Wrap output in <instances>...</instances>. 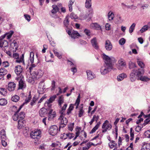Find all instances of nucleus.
I'll return each instance as SVG.
<instances>
[{
    "label": "nucleus",
    "instance_id": "obj_1",
    "mask_svg": "<svg viewBox=\"0 0 150 150\" xmlns=\"http://www.w3.org/2000/svg\"><path fill=\"white\" fill-rule=\"evenodd\" d=\"M144 73V70L141 71L139 69L137 70H135L134 69L132 70L130 75V78L131 81L132 82L135 81L136 80L137 77L138 78V80L143 81H149V78L145 76H142Z\"/></svg>",
    "mask_w": 150,
    "mask_h": 150
},
{
    "label": "nucleus",
    "instance_id": "obj_2",
    "mask_svg": "<svg viewBox=\"0 0 150 150\" xmlns=\"http://www.w3.org/2000/svg\"><path fill=\"white\" fill-rule=\"evenodd\" d=\"M103 57L104 60L105 64L104 67H102L101 69V73L103 74L107 73L112 69L113 65L111 59L104 54L103 55Z\"/></svg>",
    "mask_w": 150,
    "mask_h": 150
},
{
    "label": "nucleus",
    "instance_id": "obj_3",
    "mask_svg": "<svg viewBox=\"0 0 150 150\" xmlns=\"http://www.w3.org/2000/svg\"><path fill=\"white\" fill-rule=\"evenodd\" d=\"M97 141V142H94V143H93L91 142H87L83 141L80 144L81 147H80V150H88L92 146H96L98 145L101 144V142L100 139H98Z\"/></svg>",
    "mask_w": 150,
    "mask_h": 150
},
{
    "label": "nucleus",
    "instance_id": "obj_4",
    "mask_svg": "<svg viewBox=\"0 0 150 150\" xmlns=\"http://www.w3.org/2000/svg\"><path fill=\"white\" fill-rule=\"evenodd\" d=\"M41 134V132L40 129H35L31 132L30 136L32 139H38L40 138Z\"/></svg>",
    "mask_w": 150,
    "mask_h": 150
},
{
    "label": "nucleus",
    "instance_id": "obj_5",
    "mask_svg": "<svg viewBox=\"0 0 150 150\" xmlns=\"http://www.w3.org/2000/svg\"><path fill=\"white\" fill-rule=\"evenodd\" d=\"M16 80L18 81V89H23L26 88V86L25 82L24 81V77L16 78Z\"/></svg>",
    "mask_w": 150,
    "mask_h": 150
},
{
    "label": "nucleus",
    "instance_id": "obj_6",
    "mask_svg": "<svg viewBox=\"0 0 150 150\" xmlns=\"http://www.w3.org/2000/svg\"><path fill=\"white\" fill-rule=\"evenodd\" d=\"M111 125L109 123L108 121L106 120L104 123H103L102 126L103 133L105 132L107 130H110L112 128Z\"/></svg>",
    "mask_w": 150,
    "mask_h": 150
},
{
    "label": "nucleus",
    "instance_id": "obj_7",
    "mask_svg": "<svg viewBox=\"0 0 150 150\" xmlns=\"http://www.w3.org/2000/svg\"><path fill=\"white\" fill-rule=\"evenodd\" d=\"M23 70V67L21 65H18L15 67V72L17 76L16 78L23 77L22 74Z\"/></svg>",
    "mask_w": 150,
    "mask_h": 150
},
{
    "label": "nucleus",
    "instance_id": "obj_8",
    "mask_svg": "<svg viewBox=\"0 0 150 150\" xmlns=\"http://www.w3.org/2000/svg\"><path fill=\"white\" fill-rule=\"evenodd\" d=\"M24 103H23L20 106L18 109H17V107L16 106H13V108L14 110L16 109L15 112V113L13 115V118L14 120L17 121L18 120H19V118L18 116V115L17 114V113L21 109L22 107L24 105Z\"/></svg>",
    "mask_w": 150,
    "mask_h": 150
},
{
    "label": "nucleus",
    "instance_id": "obj_9",
    "mask_svg": "<svg viewBox=\"0 0 150 150\" xmlns=\"http://www.w3.org/2000/svg\"><path fill=\"white\" fill-rule=\"evenodd\" d=\"M48 120H52L56 116V113L53 110L50 108L48 110Z\"/></svg>",
    "mask_w": 150,
    "mask_h": 150
},
{
    "label": "nucleus",
    "instance_id": "obj_10",
    "mask_svg": "<svg viewBox=\"0 0 150 150\" xmlns=\"http://www.w3.org/2000/svg\"><path fill=\"white\" fill-rule=\"evenodd\" d=\"M58 131L57 127L55 125L52 126L49 129V132L50 134L52 136L56 135Z\"/></svg>",
    "mask_w": 150,
    "mask_h": 150
},
{
    "label": "nucleus",
    "instance_id": "obj_11",
    "mask_svg": "<svg viewBox=\"0 0 150 150\" xmlns=\"http://www.w3.org/2000/svg\"><path fill=\"white\" fill-rule=\"evenodd\" d=\"M75 137H74L73 140H75L77 137L80 136V134L82 133L83 130H82L81 127L78 126L76 127L75 129Z\"/></svg>",
    "mask_w": 150,
    "mask_h": 150
},
{
    "label": "nucleus",
    "instance_id": "obj_12",
    "mask_svg": "<svg viewBox=\"0 0 150 150\" xmlns=\"http://www.w3.org/2000/svg\"><path fill=\"white\" fill-rule=\"evenodd\" d=\"M65 115V114H60L59 120L60 121L61 124L66 125L68 122L67 119L64 117Z\"/></svg>",
    "mask_w": 150,
    "mask_h": 150
},
{
    "label": "nucleus",
    "instance_id": "obj_13",
    "mask_svg": "<svg viewBox=\"0 0 150 150\" xmlns=\"http://www.w3.org/2000/svg\"><path fill=\"white\" fill-rule=\"evenodd\" d=\"M30 73L32 76V78H33V81L38 80L41 77V76L39 75L37 71H33Z\"/></svg>",
    "mask_w": 150,
    "mask_h": 150
},
{
    "label": "nucleus",
    "instance_id": "obj_14",
    "mask_svg": "<svg viewBox=\"0 0 150 150\" xmlns=\"http://www.w3.org/2000/svg\"><path fill=\"white\" fill-rule=\"evenodd\" d=\"M16 87V84L14 82H11L8 83L7 88L8 91H11L15 90Z\"/></svg>",
    "mask_w": 150,
    "mask_h": 150
},
{
    "label": "nucleus",
    "instance_id": "obj_15",
    "mask_svg": "<svg viewBox=\"0 0 150 150\" xmlns=\"http://www.w3.org/2000/svg\"><path fill=\"white\" fill-rule=\"evenodd\" d=\"M7 70L4 68H1L0 69V79L3 78L4 76L7 74Z\"/></svg>",
    "mask_w": 150,
    "mask_h": 150
},
{
    "label": "nucleus",
    "instance_id": "obj_16",
    "mask_svg": "<svg viewBox=\"0 0 150 150\" xmlns=\"http://www.w3.org/2000/svg\"><path fill=\"white\" fill-rule=\"evenodd\" d=\"M105 47L106 50H110L112 49V45L109 40H107L106 41Z\"/></svg>",
    "mask_w": 150,
    "mask_h": 150
},
{
    "label": "nucleus",
    "instance_id": "obj_17",
    "mask_svg": "<svg viewBox=\"0 0 150 150\" xmlns=\"http://www.w3.org/2000/svg\"><path fill=\"white\" fill-rule=\"evenodd\" d=\"M88 79L89 80L93 79L95 77V75L90 70L86 71Z\"/></svg>",
    "mask_w": 150,
    "mask_h": 150
},
{
    "label": "nucleus",
    "instance_id": "obj_18",
    "mask_svg": "<svg viewBox=\"0 0 150 150\" xmlns=\"http://www.w3.org/2000/svg\"><path fill=\"white\" fill-rule=\"evenodd\" d=\"M91 42L93 46L95 48L98 49V48L99 47L96 38H94L92 39L91 40Z\"/></svg>",
    "mask_w": 150,
    "mask_h": 150
},
{
    "label": "nucleus",
    "instance_id": "obj_19",
    "mask_svg": "<svg viewBox=\"0 0 150 150\" xmlns=\"http://www.w3.org/2000/svg\"><path fill=\"white\" fill-rule=\"evenodd\" d=\"M141 150H150V144L144 143L142 146Z\"/></svg>",
    "mask_w": 150,
    "mask_h": 150
},
{
    "label": "nucleus",
    "instance_id": "obj_20",
    "mask_svg": "<svg viewBox=\"0 0 150 150\" xmlns=\"http://www.w3.org/2000/svg\"><path fill=\"white\" fill-rule=\"evenodd\" d=\"M83 104H81L79 106V111L78 113V116L79 117H82L84 112V110H83Z\"/></svg>",
    "mask_w": 150,
    "mask_h": 150
},
{
    "label": "nucleus",
    "instance_id": "obj_21",
    "mask_svg": "<svg viewBox=\"0 0 150 150\" xmlns=\"http://www.w3.org/2000/svg\"><path fill=\"white\" fill-rule=\"evenodd\" d=\"M91 27L94 29L99 30L101 29L100 26L97 23H92L91 24Z\"/></svg>",
    "mask_w": 150,
    "mask_h": 150
},
{
    "label": "nucleus",
    "instance_id": "obj_22",
    "mask_svg": "<svg viewBox=\"0 0 150 150\" xmlns=\"http://www.w3.org/2000/svg\"><path fill=\"white\" fill-rule=\"evenodd\" d=\"M25 122L23 120L19 119L18 121V128L21 129L25 125Z\"/></svg>",
    "mask_w": 150,
    "mask_h": 150
},
{
    "label": "nucleus",
    "instance_id": "obj_23",
    "mask_svg": "<svg viewBox=\"0 0 150 150\" xmlns=\"http://www.w3.org/2000/svg\"><path fill=\"white\" fill-rule=\"evenodd\" d=\"M80 36L79 33L76 31L73 30L71 34V37L74 38H78Z\"/></svg>",
    "mask_w": 150,
    "mask_h": 150
},
{
    "label": "nucleus",
    "instance_id": "obj_24",
    "mask_svg": "<svg viewBox=\"0 0 150 150\" xmlns=\"http://www.w3.org/2000/svg\"><path fill=\"white\" fill-rule=\"evenodd\" d=\"M127 76V75L125 73H122L120 74L117 77V79L118 81H120L123 79L126 78Z\"/></svg>",
    "mask_w": 150,
    "mask_h": 150
},
{
    "label": "nucleus",
    "instance_id": "obj_25",
    "mask_svg": "<svg viewBox=\"0 0 150 150\" xmlns=\"http://www.w3.org/2000/svg\"><path fill=\"white\" fill-rule=\"evenodd\" d=\"M14 33L13 31L12 30H11L8 32L7 33L4 35V37L6 36V38L8 39H9L11 38L12 36Z\"/></svg>",
    "mask_w": 150,
    "mask_h": 150
},
{
    "label": "nucleus",
    "instance_id": "obj_26",
    "mask_svg": "<svg viewBox=\"0 0 150 150\" xmlns=\"http://www.w3.org/2000/svg\"><path fill=\"white\" fill-rule=\"evenodd\" d=\"M46 110L44 108H42L39 111V114L41 117H44L46 114Z\"/></svg>",
    "mask_w": 150,
    "mask_h": 150
},
{
    "label": "nucleus",
    "instance_id": "obj_27",
    "mask_svg": "<svg viewBox=\"0 0 150 150\" xmlns=\"http://www.w3.org/2000/svg\"><path fill=\"white\" fill-rule=\"evenodd\" d=\"M67 105V104H65L61 108V110L59 111V112L60 114H65V110L66 109Z\"/></svg>",
    "mask_w": 150,
    "mask_h": 150
},
{
    "label": "nucleus",
    "instance_id": "obj_28",
    "mask_svg": "<svg viewBox=\"0 0 150 150\" xmlns=\"http://www.w3.org/2000/svg\"><path fill=\"white\" fill-rule=\"evenodd\" d=\"M0 134L1 139H6L5 131L4 129H2L1 130Z\"/></svg>",
    "mask_w": 150,
    "mask_h": 150
},
{
    "label": "nucleus",
    "instance_id": "obj_29",
    "mask_svg": "<svg viewBox=\"0 0 150 150\" xmlns=\"http://www.w3.org/2000/svg\"><path fill=\"white\" fill-rule=\"evenodd\" d=\"M100 122H98L96 125L93 128L90 132V133H93L95 132V131L98 129L100 127Z\"/></svg>",
    "mask_w": 150,
    "mask_h": 150
},
{
    "label": "nucleus",
    "instance_id": "obj_30",
    "mask_svg": "<svg viewBox=\"0 0 150 150\" xmlns=\"http://www.w3.org/2000/svg\"><path fill=\"white\" fill-rule=\"evenodd\" d=\"M64 97L63 96H61L59 97L58 103L60 107H61L62 104L64 103Z\"/></svg>",
    "mask_w": 150,
    "mask_h": 150
},
{
    "label": "nucleus",
    "instance_id": "obj_31",
    "mask_svg": "<svg viewBox=\"0 0 150 150\" xmlns=\"http://www.w3.org/2000/svg\"><path fill=\"white\" fill-rule=\"evenodd\" d=\"M74 105L73 104H71L70 105L69 107L68 110L66 113L68 115H69L71 113V111L74 108Z\"/></svg>",
    "mask_w": 150,
    "mask_h": 150
},
{
    "label": "nucleus",
    "instance_id": "obj_32",
    "mask_svg": "<svg viewBox=\"0 0 150 150\" xmlns=\"http://www.w3.org/2000/svg\"><path fill=\"white\" fill-rule=\"evenodd\" d=\"M137 66L136 65V64L132 62H130L129 63V67L130 69H133V70L134 69L135 70H137L135 69V68Z\"/></svg>",
    "mask_w": 150,
    "mask_h": 150
},
{
    "label": "nucleus",
    "instance_id": "obj_33",
    "mask_svg": "<svg viewBox=\"0 0 150 150\" xmlns=\"http://www.w3.org/2000/svg\"><path fill=\"white\" fill-rule=\"evenodd\" d=\"M65 135L67 137L64 138V139H65L67 137L69 138V139H71L74 138L75 135L74 134L72 133H68L66 134ZM62 139H63V138H62Z\"/></svg>",
    "mask_w": 150,
    "mask_h": 150
},
{
    "label": "nucleus",
    "instance_id": "obj_34",
    "mask_svg": "<svg viewBox=\"0 0 150 150\" xmlns=\"http://www.w3.org/2000/svg\"><path fill=\"white\" fill-rule=\"evenodd\" d=\"M11 46L13 49H15L17 50L18 47V45L16 40H13L11 44Z\"/></svg>",
    "mask_w": 150,
    "mask_h": 150
},
{
    "label": "nucleus",
    "instance_id": "obj_35",
    "mask_svg": "<svg viewBox=\"0 0 150 150\" xmlns=\"http://www.w3.org/2000/svg\"><path fill=\"white\" fill-rule=\"evenodd\" d=\"M19 99L20 97L18 96L15 95L12 97L11 98V100L13 102H18Z\"/></svg>",
    "mask_w": 150,
    "mask_h": 150
},
{
    "label": "nucleus",
    "instance_id": "obj_36",
    "mask_svg": "<svg viewBox=\"0 0 150 150\" xmlns=\"http://www.w3.org/2000/svg\"><path fill=\"white\" fill-rule=\"evenodd\" d=\"M130 140L131 141H132L134 139V131L133 130L132 128H130Z\"/></svg>",
    "mask_w": 150,
    "mask_h": 150
},
{
    "label": "nucleus",
    "instance_id": "obj_37",
    "mask_svg": "<svg viewBox=\"0 0 150 150\" xmlns=\"http://www.w3.org/2000/svg\"><path fill=\"white\" fill-rule=\"evenodd\" d=\"M91 6V0H86L85 7L87 8H90Z\"/></svg>",
    "mask_w": 150,
    "mask_h": 150
},
{
    "label": "nucleus",
    "instance_id": "obj_38",
    "mask_svg": "<svg viewBox=\"0 0 150 150\" xmlns=\"http://www.w3.org/2000/svg\"><path fill=\"white\" fill-rule=\"evenodd\" d=\"M53 9L52 10V13L53 14L56 13L58 11V7L57 6L53 5L52 6Z\"/></svg>",
    "mask_w": 150,
    "mask_h": 150
},
{
    "label": "nucleus",
    "instance_id": "obj_39",
    "mask_svg": "<svg viewBox=\"0 0 150 150\" xmlns=\"http://www.w3.org/2000/svg\"><path fill=\"white\" fill-rule=\"evenodd\" d=\"M7 103V100L5 99H0V105L4 106L6 105Z\"/></svg>",
    "mask_w": 150,
    "mask_h": 150
},
{
    "label": "nucleus",
    "instance_id": "obj_40",
    "mask_svg": "<svg viewBox=\"0 0 150 150\" xmlns=\"http://www.w3.org/2000/svg\"><path fill=\"white\" fill-rule=\"evenodd\" d=\"M114 18V15L112 12L110 11L108 14V18L109 20H112Z\"/></svg>",
    "mask_w": 150,
    "mask_h": 150
},
{
    "label": "nucleus",
    "instance_id": "obj_41",
    "mask_svg": "<svg viewBox=\"0 0 150 150\" xmlns=\"http://www.w3.org/2000/svg\"><path fill=\"white\" fill-rule=\"evenodd\" d=\"M118 64L119 66L122 67L125 66L126 65V62L122 59H121L118 61Z\"/></svg>",
    "mask_w": 150,
    "mask_h": 150
},
{
    "label": "nucleus",
    "instance_id": "obj_42",
    "mask_svg": "<svg viewBox=\"0 0 150 150\" xmlns=\"http://www.w3.org/2000/svg\"><path fill=\"white\" fill-rule=\"evenodd\" d=\"M16 60L15 62L17 63H19L21 62H23L24 63V57L23 55H22V56H21L20 57H19L18 58V59H16Z\"/></svg>",
    "mask_w": 150,
    "mask_h": 150
},
{
    "label": "nucleus",
    "instance_id": "obj_43",
    "mask_svg": "<svg viewBox=\"0 0 150 150\" xmlns=\"http://www.w3.org/2000/svg\"><path fill=\"white\" fill-rule=\"evenodd\" d=\"M108 144L109 147L111 149L113 148L117 145V144L114 141H110Z\"/></svg>",
    "mask_w": 150,
    "mask_h": 150
},
{
    "label": "nucleus",
    "instance_id": "obj_44",
    "mask_svg": "<svg viewBox=\"0 0 150 150\" xmlns=\"http://www.w3.org/2000/svg\"><path fill=\"white\" fill-rule=\"evenodd\" d=\"M0 94L3 96H6L7 94L6 90L4 88H0Z\"/></svg>",
    "mask_w": 150,
    "mask_h": 150
},
{
    "label": "nucleus",
    "instance_id": "obj_45",
    "mask_svg": "<svg viewBox=\"0 0 150 150\" xmlns=\"http://www.w3.org/2000/svg\"><path fill=\"white\" fill-rule=\"evenodd\" d=\"M80 100V95L79 94L78 96V97L76 100V102L74 104V105L76 106V108H78V106L79 104Z\"/></svg>",
    "mask_w": 150,
    "mask_h": 150
},
{
    "label": "nucleus",
    "instance_id": "obj_46",
    "mask_svg": "<svg viewBox=\"0 0 150 150\" xmlns=\"http://www.w3.org/2000/svg\"><path fill=\"white\" fill-rule=\"evenodd\" d=\"M34 53L31 52L30 53V61L31 63L33 64L34 62Z\"/></svg>",
    "mask_w": 150,
    "mask_h": 150
},
{
    "label": "nucleus",
    "instance_id": "obj_47",
    "mask_svg": "<svg viewBox=\"0 0 150 150\" xmlns=\"http://www.w3.org/2000/svg\"><path fill=\"white\" fill-rule=\"evenodd\" d=\"M137 63L138 65L141 68H144L145 67V64L143 62L139 59H138L137 61Z\"/></svg>",
    "mask_w": 150,
    "mask_h": 150
},
{
    "label": "nucleus",
    "instance_id": "obj_48",
    "mask_svg": "<svg viewBox=\"0 0 150 150\" xmlns=\"http://www.w3.org/2000/svg\"><path fill=\"white\" fill-rule=\"evenodd\" d=\"M149 29V27L147 25H145L144 26L142 29L140 30V31L141 33H143Z\"/></svg>",
    "mask_w": 150,
    "mask_h": 150
},
{
    "label": "nucleus",
    "instance_id": "obj_49",
    "mask_svg": "<svg viewBox=\"0 0 150 150\" xmlns=\"http://www.w3.org/2000/svg\"><path fill=\"white\" fill-rule=\"evenodd\" d=\"M19 119L23 120L25 117V113L23 112H21L18 115Z\"/></svg>",
    "mask_w": 150,
    "mask_h": 150
},
{
    "label": "nucleus",
    "instance_id": "obj_50",
    "mask_svg": "<svg viewBox=\"0 0 150 150\" xmlns=\"http://www.w3.org/2000/svg\"><path fill=\"white\" fill-rule=\"evenodd\" d=\"M61 145V144L60 142H54L51 145V146L52 147H57Z\"/></svg>",
    "mask_w": 150,
    "mask_h": 150
},
{
    "label": "nucleus",
    "instance_id": "obj_51",
    "mask_svg": "<svg viewBox=\"0 0 150 150\" xmlns=\"http://www.w3.org/2000/svg\"><path fill=\"white\" fill-rule=\"evenodd\" d=\"M1 66L4 67L3 68L7 67L9 66V63L7 61L4 62L2 63Z\"/></svg>",
    "mask_w": 150,
    "mask_h": 150
},
{
    "label": "nucleus",
    "instance_id": "obj_52",
    "mask_svg": "<svg viewBox=\"0 0 150 150\" xmlns=\"http://www.w3.org/2000/svg\"><path fill=\"white\" fill-rule=\"evenodd\" d=\"M135 26V24L134 23H133L131 26L130 27L129 29V32L132 33L134 29Z\"/></svg>",
    "mask_w": 150,
    "mask_h": 150
},
{
    "label": "nucleus",
    "instance_id": "obj_53",
    "mask_svg": "<svg viewBox=\"0 0 150 150\" xmlns=\"http://www.w3.org/2000/svg\"><path fill=\"white\" fill-rule=\"evenodd\" d=\"M57 96L56 95H53V96L51 97L49 99L48 101L50 103H52L53 101H54L55 99L56 98Z\"/></svg>",
    "mask_w": 150,
    "mask_h": 150
},
{
    "label": "nucleus",
    "instance_id": "obj_54",
    "mask_svg": "<svg viewBox=\"0 0 150 150\" xmlns=\"http://www.w3.org/2000/svg\"><path fill=\"white\" fill-rule=\"evenodd\" d=\"M55 82L53 80L52 82V84L51 86V90H54L55 88Z\"/></svg>",
    "mask_w": 150,
    "mask_h": 150
},
{
    "label": "nucleus",
    "instance_id": "obj_55",
    "mask_svg": "<svg viewBox=\"0 0 150 150\" xmlns=\"http://www.w3.org/2000/svg\"><path fill=\"white\" fill-rule=\"evenodd\" d=\"M32 96L31 94V92L30 91L29 95L26 99H25V101L26 103H28L30 101L31 99Z\"/></svg>",
    "mask_w": 150,
    "mask_h": 150
},
{
    "label": "nucleus",
    "instance_id": "obj_56",
    "mask_svg": "<svg viewBox=\"0 0 150 150\" xmlns=\"http://www.w3.org/2000/svg\"><path fill=\"white\" fill-rule=\"evenodd\" d=\"M123 139V138H122L121 137H119L118 142V145L119 147H120V145H122V142Z\"/></svg>",
    "mask_w": 150,
    "mask_h": 150
},
{
    "label": "nucleus",
    "instance_id": "obj_57",
    "mask_svg": "<svg viewBox=\"0 0 150 150\" xmlns=\"http://www.w3.org/2000/svg\"><path fill=\"white\" fill-rule=\"evenodd\" d=\"M145 136L147 138H150V131L147 130L144 132Z\"/></svg>",
    "mask_w": 150,
    "mask_h": 150
},
{
    "label": "nucleus",
    "instance_id": "obj_58",
    "mask_svg": "<svg viewBox=\"0 0 150 150\" xmlns=\"http://www.w3.org/2000/svg\"><path fill=\"white\" fill-rule=\"evenodd\" d=\"M150 122V120L149 119H146L144 121V123L142 125V127L145 126L146 124H148Z\"/></svg>",
    "mask_w": 150,
    "mask_h": 150
},
{
    "label": "nucleus",
    "instance_id": "obj_59",
    "mask_svg": "<svg viewBox=\"0 0 150 150\" xmlns=\"http://www.w3.org/2000/svg\"><path fill=\"white\" fill-rule=\"evenodd\" d=\"M69 21L67 18H66L64 22V25L66 27H67L69 24Z\"/></svg>",
    "mask_w": 150,
    "mask_h": 150
},
{
    "label": "nucleus",
    "instance_id": "obj_60",
    "mask_svg": "<svg viewBox=\"0 0 150 150\" xmlns=\"http://www.w3.org/2000/svg\"><path fill=\"white\" fill-rule=\"evenodd\" d=\"M74 124H71L69 125L68 127V129L69 130L72 131L74 128Z\"/></svg>",
    "mask_w": 150,
    "mask_h": 150
},
{
    "label": "nucleus",
    "instance_id": "obj_61",
    "mask_svg": "<svg viewBox=\"0 0 150 150\" xmlns=\"http://www.w3.org/2000/svg\"><path fill=\"white\" fill-rule=\"evenodd\" d=\"M99 119V117L98 115H94L92 119L94 121H96V122Z\"/></svg>",
    "mask_w": 150,
    "mask_h": 150
},
{
    "label": "nucleus",
    "instance_id": "obj_62",
    "mask_svg": "<svg viewBox=\"0 0 150 150\" xmlns=\"http://www.w3.org/2000/svg\"><path fill=\"white\" fill-rule=\"evenodd\" d=\"M125 42V40L123 38L121 39L119 41V43L121 45H124Z\"/></svg>",
    "mask_w": 150,
    "mask_h": 150
},
{
    "label": "nucleus",
    "instance_id": "obj_63",
    "mask_svg": "<svg viewBox=\"0 0 150 150\" xmlns=\"http://www.w3.org/2000/svg\"><path fill=\"white\" fill-rule=\"evenodd\" d=\"M38 100V98L35 97H34L31 102L30 104L31 105H33L35 103L36 101Z\"/></svg>",
    "mask_w": 150,
    "mask_h": 150
},
{
    "label": "nucleus",
    "instance_id": "obj_64",
    "mask_svg": "<svg viewBox=\"0 0 150 150\" xmlns=\"http://www.w3.org/2000/svg\"><path fill=\"white\" fill-rule=\"evenodd\" d=\"M2 145L4 146H6L7 145V143L5 141L6 139H1Z\"/></svg>",
    "mask_w": 150,
    "mask_h": 150
}]
</instances>
